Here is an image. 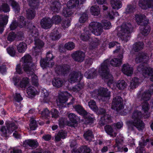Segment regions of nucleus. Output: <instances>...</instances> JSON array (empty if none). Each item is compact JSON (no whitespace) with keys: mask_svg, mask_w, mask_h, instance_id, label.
I'll use <instances>...</instances> for the list:
<instances>
[{"mask_svg":"<svg viewBox=\"0 0 153 153\" xmlns=\"http://www.w3.org/2000/svg\"><path fill=\"white\" fill-rule=\"evenodd\" d=\"M142 117V112L140 111H134L132 116L133 121L129 120L127 122L129 128H131L133 129V126H135L138 130H142L144 128L145 125L143 121L141 120Z\"/></svg>","mask_w":153,"mask_h":153,"instance_id":"nucleus-1","label":"nucleus"},{"mask_svg":"<svg viewBox=\"0 0 153 153\" xmlns=\"http://www.w3.org/2000/svg\"><path fill=\"white\" fill-rule=\"evenodd\" d=\"M118 29L121 39L127 42L130 36L129 34L132 30V27L131 24L127 22L124 23L121 27L118 28Z\"/></svg>","mask_w":153,"mask_h":153,"instance_id":"nucleus-2","label":"nucleus"},{"mask_svg":"<svg viewBox=\"0 0 153 153\" xmlns=\"http://www.w3.org/2000/svg\"><path fill=\"white\" fill-rule=\"evenodd\" d=\"M108 62L109 63L108 60H105L104 62L102 64L99 71L102 77L109 79L107 84L108 85H109L113 82V78L112 76L109 73V69L108 68Z\"/></svg>","mask_w":153,"mask_h":153,"instance_id":"nucleus-3","label":"nucleus"},{"mask_svg":"<svg viewBox=\"0 0 153 153\" xmlns=\"http://www.w3.org/2000/svg\"><path fill=\"white\" fill-rule=\"evenodd\" d=\"M98 97L103 102L108 101L110 99L111 92L106 88H100L97 90Z\"/></svg>","mask_w":153,"mask_h":153,"instance_id":"nucleus-4","label":"nucleus"},{"mask_svg":"<svg viewBox=\"0 0 153 153\" xmlns=\"http://www.w3.org/2000/svg\"><path fill=\"white\" fill-rule=\"evenodd\" d=\"M123 99L119 96L114 94L112 102L111 108L118 111L123 108Z\"/></svg>","mask_w":153,"mask_h":153,"instance_id":"nucleus-5","label":"nucleus"},{"mask_svg":"<svg viewBox=\"0 0 153 153\" xmlns=\"http://www.w3.org/2000/svg\"><path fill=\"white\" fill-rule=\"evenodd\" d=\"M89 26L90 30L95 35L99 36L102 32V24L98 22H92L89 24Z\"/></svg>","mask_w":153,"mask_h":153,"instance_id":"nucleus-6","label":"nucleus"},{"mask_svg":"<svg viewBox=\"0 0 153 153\" xmlns=\"http://www.w3.org/2000/svg\"><path fill=\"white\" fill-rule=\"evenodd\" d=\"M7 128L4 126L2 127L1 130L5 137L8 136L13 131L17 128V126L14 123L7 122L6 123Z\"/></svg>","mask_w":153,"mask_h":153,"instance_id":"nucleus-7","label":"nucleus"},{"mask_svg":"<svg viewBox=\"0 0 153 153\" xmlns=\"http://www.w3.org/2000/svg\"><path fill=\"white\" fill-rule=\"evenodd\" d=\"M69 81L71 83L80 81L82 79L83 75L81 72L73 71L70 74L69 76Z\"/></svg>","mask_w":153,"mask_h":153,"instance_id":"nucleus-8","label":"nucleus"},{"mask_svg":"<svg viewBox=\"0 0 153 153\" xmlns=\"http://www.w3.org/2000/svg\"><path fill=\"white\" fill-rule=\"evenodd\" d=\"M35 41V46L33 49V53L36 56L39 55L41 51V49L44 46V42L39 38L33 40Z\"/></svg>","mask_w":153,"mask_h":153,"instance_id":"nucleus-9","label":"nucleus"},{"mask_svg":"<svg viewBox=\"0 0 153 153\" xmlns=\"http://www.w3.org/2000/svg\"><path fill=\"white\" fill-rule=\"evenodd\" d=\"M70 70V66L66 65L59 66L56 69V71L59 74L64 76L69 73Z\"/></svg>","mask_w":153,"mask_h":153,"instance_id":"nucleus-10","label":"nucleus"},{"mask_svg":"<svg viewBox=\"0 0 153 153\" xmlns=\"http://www.w3.org/2000/svg\"><path fill=\"white\" fill-rule=\"evenodd\" d=\"M71 56L74 61L78 62H82L85 57V53L81 51H77L71 54Z\"/></svg>","mask_w":153,"mask_h":153,"instance_id":"nucleus-11","label":"nucleus"},{"mask_svg":"<svg viewBox=\"0 0 153 153\" xmlns=\"http://www.w3.org/2000/svg\"><path fill=\"white\" fill-rule=\"evenodd\" d=\"M70 95L67 91L63 92L62 94L59 97L58 99L57 100V103L58 105L62 106L63 103H65L67 100L68 97Z\"/></svg>","mask_w":153,"mask_h":153,"instance_id":"nucleus-12","label":"nucleus"},{"mask_svg":"<svg viewBox=\"0 0 153 153\" xmlns=\"http://www.w3.org/2000/svg\"><path fill=\"white\" fill-rule=\"evenodd\" d=\"M118 57V58H114L112 59L110 62L108 59H106V60H108L109 62V63L108 62V68L110 64L113 66L117 67L120 66L122 64L121 61L123 58L122 54H120Z\"/></svg>","mask_w":153,"mask_h":153,"instance_id":"nucleus-13","label":"nucleus"},{"mask_svg":"<svg viewBox=\"0 0 153 153\" xmlns=\"http://www.w3.org/2000/svg\"><path fill=\"white\" fill-rule=\"evenodd\" d=\"M149 59L147 53L143 52L139 53L136 55L135 62L137 63L140 62H145Z\"/></svg>","mask_w":153,"mask_h":153,"instance_id":"nucleus-14","label":"nucleus"},{"mask_svg":"<svg viewBox=\"0 0 153 153\" xmlns=\"http://www.w3.org/2000/svg\"><path fill=\"white\" fill-rule=\"evenodd\" d=\"M139 5L144 9L153 7V0H140Z\"/></svg>","mask_w":153,"mask_h":153,"instance_id":"nucleus-15","label":"nucleus"},{"mask_svg":"<svg viewBox=\"0 0 153 153\" xmlns=\"http://www.w3.org/2000/svg\"><path fill=\"white\" fill-rule=\"evenodd\" d=\"M135 18L137 23L140 25L148 24V21L146 20V16L144 14H137L135 16Z\"/></svg>","mask_w":153,"mask_h":153,"instance_id":"nucleus-16","label":"nucleus"},{"mask_svg":"<svg viewBox=\"0 0 153 153\" xmlns=\"http://www.w3.org/2000/svg\"><path fill=\"white\" fill-rule=\"evenodd\" d=\"M122 71L128 76H131L133 74V68L128 64H124L123 65Z\"/></svg>","mask_w":153,"mask_h":153,"instance_id":"nucleus-17","label":"nucleus"},{"mask_svg":"<svg viewBox=\"0 0 153 153\" xmlns=\"http://www.w3.org/2000/svg\"><path fill=\"white\" fill-rule=\"evenodd\" d=\"M52 22L49 18H44L40 22L42 27L45 29L49 28L52 25Z\"/></svg>","mask_w":153,"mask_h":153,"instance_id":"nucleus-18","label":"nucleus"},{"mask_svg":"<svg viewBox=\"0 0 153 153\" xmlns=\"http://www.w3.org/2000/svg\"><path fill=\"white\" fill-rule=\"evenodd\" d=\"M22 66L24 71L27 74L31 75H33L34 74V70L35 68V65L32 64L30 65L22 64Z\"/></svg>","mask_w":153,"mask_h":153,"instance_id":"nucleus-19","label":"nucleus"},{"mask_svg":"<svg viewBox=\"0 0 153 153\" xmlns=\"http://www.w3.org/2000/svg\"><path fill=\"white\" fill-rule=\"evenodd\" d=\"M8 16L5 15L0 16V32L2 33L4 30V27L7 24Z\"/></svg>","mask_w":153,"mask_h":153,"instance_id":"nucleus-20","label":"nucleus"},{"mask_svg":"<svg viewBox=\"0 0 153 153\" xmlns=\"http://www.w3.org/2000/svg\"><path fill=\"white\" fill-rule=\"evenodd\" d=\"M97 75V71L94 68L87 71L84 74L85 76L87 79L94 78Z\"/></svg>","mask_w":153,"mask_h":153,"instance_id":"nucleus-21","label":"nucleus"},{"mask_svg":"<svg viewBox=\"0 0 153 153\" xmlns=\"http://www.w3.org/2000/svg\"><path fill=\"white\" fill-rule=\"evenodd\" d=\"M61 6L60 3L58 1L53 2L51 6V10L54 12L58 13Z\"/></svg>","mask_w":153,"mask_h":153,"instance_id":"nucleus-22","label":"nucleus"},{"mask_svg":"<svg viewBox=\"0 0 153 153\" xmlns=\"http://www.w3.org/2000/svg\"><path fill=\"white\" fill-rule=\"evenodd\" d=\"M142 110L144 113V117L147 118L150 116V114L148 112L150 108V106L147 102H143L142 105Z\"/></svg>","mask_w":153,"mask_h":153,"instance_id":"nucleus-23","label":"nucleus"},{"mask_svg":"<svg viewBox=\"0 0 153 153\" xmlns=\"http://www.w3.org/2000/svg\"><path fill=\"white\" fill-rule=\"evenodd\" d=\"M30 37L32 40L39 38V33L38 30L34 26H33L30 30Z\"/></svg>","mask_w":153,"mask_h":153,"instance_id":"nucleus-24","label":"nucleus"},{"mask_svg":"<svg viewBox=\"0 0 153 153\" xmlns=\"http://www.w3.org/2000/svg\"><path fill=\"white\" fill-rule=\"evenodd\" d=\"M67 136V132L65 131L61 130L58 132L55 136V141L57 142L60 141L61 139H64Z\"/></svg>","mask_w":153,"mask_h":153,"instance_id":"nucleus-25","label":"nucleus"},{"mask_svg":"<svg viewBox=\"0 0 153 153\" xmlns=\"http://www.w3.org/2000/svg\"><path fill=\"white\" fill-rule=\"evenodd\" d=\"M40 65L43 68H45L48 67H52L54 65V63L53 62H50L46 59H42L40 61Z\"/></svg>","mask_w":153,"mask_h":153,"instance_id":"nucleus-26","label":"nucleus"},{"mask_svg":"<svg viewBox=\"0 0 153 153\" xmlns=\"http://www.w3.org/2000/svg\"><path fill=\"white\" fill-rule=\"evenodd\" d=\"M139 79L136 77H134L130 82L129 88L131 89H134L139 85Z\"/></svg>","mask_w":153,"mask_h":153,"instance_id":"nucleus-27","label":"nucleus"},{"mask_svg":"<svg viewBox=\"0 0 153 153\" xmlns=\"http://www.w3.org/2000/svg\"><path fill=\"white\" fill-rule=\"evenodd\" d=\"M90 31L87 29L84 30V32L82 33L80 36V39L84 41H87L90 39Z\"/></svg>","mask_w":153,"mask_h":153,"instance_id":"nucleus-28","label":"nucleus"},{"mask_svg":"<svg viewBox=\"0 0 153 153\" xmlns=\"http://www.w3.org/2000/svg\"><path fill=\"white\" fill-rule=\"evenodd\" d=\"M111 4L112 7L114 9H118L122 6L121 2L120 0H111Z\"/></svg>","mask_w":153,"mask_h":153,"instance_id":"nucleus-29","label":"nucleus"},{"mask_svg":"<svg viewBox=\"0 0 153 153\" xmlns=\"http://www.w3.org/2000/svg\"><path fill=\"white\" fill-rule=\"evenodd\" d=\"M10 3L16 13H18L20 10V7L19 4L14 0H9Z\"/></svg>","mask_w":153,"mask_h":153,"instance_id":"nucleus-30","label":"nucleus"},{"mask_svg":"<svg viewBox=\"0 0 153 153\" xmlns=\"http://www.w3.org/2000/svg\"><path fill=\"white\" fill-rule=\"evenodd\" d=\"M63 82L62 80L59 78L54 79L52 82L53 86L57 88L62 87L63 85Z\"/></svg>","mask_w":153,"mask_h":153,"instance_id":"nucleus-31","label":"nucleus"},{"mask_svg":"<svg viewBox=\"0 0 153 153\" xmlns=\"http://www.w3.org/2000/svg\"><path fill=\"white\" fill-rule=\"evenodd\" d=\"M73 108L76 111L81 114L85 115L87 114L86 111L84 109L82 106L79 105H74Z\"/></svg>","mask_w":153,"mask_h":153,"instance_id":"nucleus-32","label":"nucleus"},{"mask_svg":"<svg viewBox=\"0 0 153 153\" xmlns=\"http://www.w3.org/2000/svg\"><path fill=\"white\" fill-rule=\"evenodd\" d=\"M24 143L28 145L30 147L35 148L39 145L38 143L35 140H27L25 141Z\"/></svg>","mask_w":153,"mask_h":153,"instance_id":"nucleus-33","label":"nucleus"},{"mask_svg":"<svg viewBox=\"0 0 153 153\" xmlns=\"http://www.w3.org/2000/svg\"><path fill=\"white\" fill-rule=\"evenodd\" d=\"M26 16L29 19H33L35 16V11L34 9H28L26 10Z\"/></svg>","mask_w":153,"mask_h":153,"instance_id":"nucleus-34","label":"nucleus"},{"mask_svg":"<svg viewBox=\"0 0 153 153\" xmlns=\"http://www.w3.org/2000/svg\"><path fill=\"white\" fill-rule=\"evenodd\" d=\"M140 29L142 30V34L144 35H147L149 33L150 31V28L148 24L146 25H140Z\"/></svg>","mask_w":153,"mask_h":153,"instance_id":"nucleus-35","label":"nucleus"},{"mask_svg":"<svg viewBox=\"0 0 153 153\" xmlns=\"http://www.w3.org/2000/svg\"><path fill=\"white\" fill-rule=\"evenodd\" d=\"M50 37L53 40H58L60 37L61 36L58 30H54L50 34Z\"/></svg>","mask_w":153,"mask_h":153,"instance_id":"nucleus-36","label":"nucleus"},{"mask_svg":"<svg viewBox=\"0 0 153 153\" xmlns=\"http://www.w3.org/2000/svg\"><path fill=\"white\" fill-rule=\"evenodd\" d=\"M83 136L86 140L89 141L91 140L94 137L92 132L89 130L84 131Z\"/></svg>","mask_w":153,"mask_h":153,"instance_id":"nucleus-37","label":"nucleus"},{"mask_svg":"<svg viewBox=\"0 0 153 153\" xmlns=\"http://www.w3.org/2000/svg\"><path fill=\"white\" fill-rule=\"evenodd\" d=\"M22 60L23 62L22 64L30 65L32 64L31 63L32 57L31 56L28 54H26L22 58Z\"/></svg>","mask_w":153,"mask_h":153,"instance_id":"nucleus-38","label":"nucleus"},{"mask_svg":"<svg viewBox=\"0 0 153 153\" xmlns=\"http://www.w3.org/2000/svg\"><path fill=\"white\" fill-rule=\"evenodd\" d=\"M90 11L92 14L94 16H98L100 13V8L97 5L92 6L90 9Z\"/></svg>","mask_w":153,"mask_h":153,"instance_id":"nucleus-39","label":"nucleus"},{"mask_svg":"<svg viewBox=\"0 0 153 153\" xmlns=\"http://www.w3.org/2000/svg\"><path fill=\"white\" fill-rule=\"evenodd\" d=\"M79 4V1L78 0H70L67 3V6L69 8H74Z\"/></svg>","mask_w":153,"mask_h":153,"instance_id":"nucleus-40","label":"nucleus"},{"mask_svg":"<svg viewBox=\"0 0 153 153\" xmlns=\"http://www.w3.org/2000/svg\"><path fill=\"white\" fill-rule=\"evenodd\" d=\"M151 95L149 91H145L142 94L141 100H143V102H147L150 99Z\"/></svg>","mask_w":153,"mask_h":153,"instance_id":"nucleus-41","label":"nucleus"},{"mask_svg":"<svg viewBox=\"0 0 153 153\" xmlns=\"http://www.w3.org/2000/svg\"><path fill=\"white\" fill-rule=\"evenodd\" d=\"M88 105L90 108L94 111H97L98 108L96 102L94 100H90L88 103Z\"/></svg>","mask_w":153,"mask_h":153,"instance_id":"nucleus-42","label":"nucleus"},{"mask_svg":"<svg viewBox=\"0 0 153 153\" xmlns=\"http://www.w3.org/2000/svg\"><path fill=\"white\" fill-rule=\"evenodd\" d=\"M30 6L33 9L37 8L39 5V0H28Z\"/></svg>","mask_w":153,"mask_h":153,"instance_id":"nucleus-43","label":"nucleus"},{"mask_svg":"<svg viewBox=\"0 0 153 153\" xmlns=\"http://www.w3.org/2000/svg\"><path fill=\"white\" fill-rule=\"evenodd\" d=\"M18 51L20 53L24 52L27 48V45L24 42L20 43L17 47Z\"/></svg>","mask_w":153,"mask_h":153,"instance_id":"nucleus-44","label":"nucleus"},{"mask_svg":"<svg viewBox=\"0 0 153 153\" xmlns=\"http://www.w3.org/2000/svg\"><path fill=\"white\" fill-rule=\"evenodd\" d=\"M116 85L119 89L123 90L126 87L127 83L124 80H120L118 81Z\"/></svg>","mask_w":153,"mask_h":153,"instance_id":"nucleus-45","label":"nucleus"},{"mask_svg":"<svg viewBox=\"0 0 153 153\" xmlns=\"http://www.w3.org/2000/svg\"><path fill=\"white\" fill-rule=\"evenodd\" d=\"M18 23L19 24V27L22 28L25 26L26 24V22L25 20V18L22 16H20L18 19Z\"/></svg>","mask_w":153,"mask_h":153,"instance_id":"nucleus-46","label":"nucleus"},{"mask_svg":"<svg viewBox=\"0 0 153 153\" xmlns=\"http://www.w3.org/2000/svg\"><path fill=\"white\" fill-rule=\"evenodd\" d=\"M143 47V42H139L133 45L134 50L135 52H137L142 49Z\"/></svg>","mask_w":153,"mask_h":153,"instance_id":"nucleus-47","label":"nucleus"},{"mask_svg":"<svg viewBox=\"0 0 153 153\" xmlns=\"http://www.w3.org/2000/svg\"><path fill=\"white\" fill-rule=\"evenodd\" d=\"M105 130L106 132L111 137H115L116 134L114 133V135H113L112 133L113 131V130L112 128L110 126L106 125L105 127Z\"/></svg>","mask_w":153,"mask_h":153,"instance_id":"nucleus-48","label":"nucleus"},{"mask_svg":"<svg viewBox=\"0 0 153 153\" xmlns=\"http://www.w3.org/2000/svg\"><path fill=\"white\" fill-rule=\"evenodd\" d=\"M71 9L68 7L64 8L62 11L63 15L66 17H69L72 14Z\"/></svg>","mask_w":153,"mask_h":153,"instance_id":"nucleus-49","label":"nucleus"},{"mask_svg":"<svg viewBox=\"0 0 153 153\" xmlns=\"http://www.w3.org/2000/svg\"><path fill=\"white\" fill-rule=\"evenodd\" d=\"M26 92L30 97L35 95V89L31 86L27 88Z\"/></svg>","mask_w":153,"mask_h":153,"instance_id":"nucleus-50","label":"nucleus"},{"mask_svg":"<svg viewBox=\"0 0 153 153\" xmlns=\"http://www.w3.org/2000/svg\"><path fill=\"white\" fill-rule=\"evenodd\" d=\"M100 44V41L98 39H96L94 40L91 42L89 47L91 49H93Z\"/></svg>","mask_w":153,"mask_h":153,"instance_id":"nucleus-51","label":"nucleus"},{"mask_svg":"<svg viewBox=\"0 0 153 153\" xmlns=\"http://www.w3.org/2000/svg\"><path fill=\"white\" fill-rule=\"evenodd\" d=\"M150 69H146L145 68V66L142 64H140L137 67V70L138 71L143 74L146 75V72L149 71Z\"/></svg>","mask_w":153,"mask_h":153,"instance_id":"nucleus-52","label":"nucleus"},{"mask_svg":"<svg viewBox=\"0 0 153 153\" xmlns=\"http://www.w3.org/2000/svg\"><path fill=\"white\" fill-rule=\"evenodd\" d=\"M151 140L149 139H146L145 140L144 137H142L141 138V140L139 141V146L144 148V147L147 145V143L149 142Z\"/></svg>","mask_w":153,"mask_h":153,"instance_id":"nucleus-53","label":"nucleus"},{"mask_svg":"<svg viewBox=\"0 0 153 153\" xmlns=\"http://www.w3.org/2000/svg\"><path fill=\"white\" fill-rule=\"evenodd\" d=\"M78 152L79 153H92L89 148L86 146L81 147L79 149Z\"/></svg>","mask_w":153,"mask_h":153,"instance_id":"nucleus-54","label":"nucleus"},{"mask_svg":"<svg viewBox=\"0 0 153 153\" xmlns=\"http://www.w3.org/2000/svg\"><path fill=\"white\" fill-rule=\"evenodd\" d=\"M0 10L6 13L10 11V8L8 4L6 3H3L0 7Z\"/></svg>","mask_w":153,"mask_h":153,"instance_id":"nucleus-55","label":"nucleus"},{"mask_svg":"<svg viewBox=\"0 0 153 153\" xmlns=\"http://www.w3.org/2000/svg\"><path fill=\"white\" fill-rule=\"evenodd\" d=\"M42 116L44 119L48 118L50 116V113L49 111L47 108L44 109L42 112Z\"/></svg>","mask_w":153,"mask_h":153,"instance_id":"nucleus-56","label":"nucleus"},{"mask_svg":"<svg viewBox=\"0 0 153 153\" xmlns=\"http://www.w3.org/2000/svg\"><path fill=\"white\" fill-rule=\"evenodd\" d=\"M30 128L31 130H33L35 129L37 126L36 122L34 119L31 118L30 120V123L29 125Z\"/></svg>","mask_w":153,"mask_h":153,"instance_id":"nucleus-57","label":"nucleus"},{"mask_svg":"<svg viewBox=\"0 0 153 153\" xmlns=\"http://www.w3.org/2000/svg\"><path fill=\"white\" fill-rule=\"evenodd\" d=\"M102 23V28H103L105 29H108L111 27V24L109 22L105 20L103 21Z\"/></svg>","mask_w":153,"mask_h":153,"instance_id":"nucleus-58","label":"nucleus"},{"mask_svg":"<svg viewBox=\"0 0 153 153\" xmlns=\"http://www.w3.org/2000/svg\"><path fill=\"white\" fill-rule=\"evenodd\" d=\"M75 45L72 42L66 43L65 45V48L69 50L73 49L75 47Z\"/></svg>","mask_w":153,"mask_h":153,"instance_id":"nucleus-59","label":"nucleus"},{"mask_svg":"<svg viewBox=\"0 0 153 153\" xmlns=\"http://www.w3.org/2000/svg\"><path fill=\"white\" fill-rule=\"evenodd\" d=\"M29 82L28 78L27 77L23 78L20 83V87L21 88H25Z\"/></svg>","mask_w":153,"mask_h":153,"instance_id":"nucleus-60","label":"nucleus"},{"mask_svg":"<svg viewBox=\"0 0 153 153\" xmlns=\"http://www.w3.org/2000/svg\"><path fill=\"white\" fill-rule=\"evenodd\" d=\"M7 53L11 56H13L15 55L16 51L13 46L9 47L7 49Z\"/></svg>","mask_w":153,"mask_h":153,"instance_id":"nucleus-61","label":"nucleus"},{"mask_svg":"<svg viewBox=\"0 0 153 153\" xmlns=\"http://www.w3.org/2000/svg\"><path fill=\"white\" fill-rule=\"evenodd\" d=\"M68 116L70 120L72 123H76V122L77 116L74 114L71 113L68 115Z\"/></svg>","mask_w":153,"mask_h":153,"instance_id":"nucleus-62","label":"nucleus"},{"mask_svg":"<svg viewBox=\"0 0 153 153\" xmlns=\"http://www.w3.org/2000/svg\"><path fill=\"white\" fill-rule=\"evenodd\" d=\"M135 8L136 7L134 5H128L126 8V12L127 13H132L134 11Z\"/></svg>","mask_w":153,"mask_h":153,"instance_id":"nucleus-63","label":"nucleus"},{"mask_svg":"<svg viewBox=\"0 0 153 153\" xmlns=\"http://www.w3.org/2000/svg\"><path fill=\"white\" fill-rule=\"evenodd\" d=\"M88 16V15L86 13L82 14L79 19V22L81 23L85 22L87 20Z\"/></svg>","mask_w":153,"mask_h":153,"instance_id":"nucleus-64","label":"nucleus"}]
</instances>
